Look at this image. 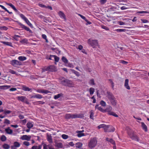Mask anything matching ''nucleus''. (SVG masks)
<instances>
[{
  "label": "nucleus",
  "mask_w": 149,
  "mask_h": 149,
  "mask_svg": "<svg viewBox=\"0 0 149 149\" xmlns=\"http://www.w3.org/2000/svg\"><path fill=\"white\" fill-rule=\"evenodd\" d=\"M130 136L132 139L139 141L138 138L136 135L133 134H132L130 135Z\"/></svg>",
  "instance_id": "11"
},
{
  "label": "nucleus",
  "mask_w": 149,
  "mask_h": 149,
  "mask_svg": "<svg viewBox=\"0 0 149 149\" xmlns=\"http://www.w3.org/2000/svg\"><path fill=\"white\" fill-rule=\"evenodd\" d=\"M107 1V0H100V2L102 4H104Z\"/></svg>",
  "instance_id": "58"
},
{
  "label": "nucleus",
  "mask_w": 149,
  "mask_h": 149,
  "mask_svg": "<svg viewBox=\"0 0 149 149\" xmlns=\"http://www.w3.org/2000/svg\"><path fill=\"white\" fill-rule=\"evenodd\" d=\"M142 127H143V129L145 130L146 132H147V127L146 126L145 124L144 123L141 122V123Z\"/></svg>",
  "instance_id": "24"
},
{
  "label": "nucleus",
  "mask_w": 149,
  "mask_h": 149,
  "mask_svg": "<svg viewBox=\"0 0 149 149\" xmlns=\"http://www.w3.org/2000/svg\"><path fill=\"white\" fill-rule=\"evenodd\" d=\"M99 105L97 104L95 106V109H97L98 110L100 111L103 112H105V111L104 109H103L101 107H99Z\"/></svg>",
  "instance_id": "20"
},
{
  "label": "nucleus",
  "mask_w": 149,
  "mask_h": 149,
  "mask_svg": "<svg viewBox=\"0 0 149 149\" xmlns=\"http://www.w3.org/2000/svg\"><path fill=\"white\" fill-rule=\"evenodd\" d=\"M26 57L23 56H20L18 57V59L20 61H23L26 60Z\"/></svg>",
  "instance_id": "27"
},
{
  "label": "nucleus",
  "mask_w": 149,
  "mask_h": 149,
  "mask_svg": "<svg viewBox=\"0 0 149 149\" xmlns=\"http://www.w3.org/2000/svg\"><path fill=\"white\" fill-rule=\"evenodd\" d=\"M10 86H0V89H5L9 88Z\"/></svg>",
  "instance_id": "33"
},
{
  "label": "nucleus",
  "mask_w": 149,
  "mask_h": 149,
  "mask_svg": "<svg viewBox=\"0 0 149 149\" xmlns=\"http://www.w3.org/2000/svg\"><path fill=\"white\" fill-rule=\"evenodd\" d=\"M62 137L63 139H66L68 138V136L67 135L63 134L62 135Z\"/></svg>",
  "instance_id": "46"
},
{
  "label": "nucleus",
  "mask_w": 149,
  "mask_h": 149,
  "mask_svg": "<svg viewBox=\"0 0 149 149\" xmlns=\"http://www.w3.org/2000/svg\"><path fill=\"white\" fill-rule=\"evenodd\" d=\"M100 104L102 106L104 107L106 105V102L103 100H101L100 102Z\"/></svg>",
  "instance_id": "44"
},
{
  "label": "nucleus",
  "mask_w": 149,
  "mask_h": 149,
  "mask_svg": "<svg viewBox=\"0 0 149 149\" xmlns=\"http://www.w3.org/2000/svg\"><path fill=\"white\" fill-rule=\"evenodd\" d=\"M17 98L20 101L22 102H24L26 97L24 96H18Z\"/></svg>",
  "instance_id": "18"
},
{
  "label": "nucleus",
  "mask_w": 149,
  "mask_h": 149,
  "mask_svg": "<svg viewBox=\"0 0 149 149\" xmlns=\"http://www.w3.org/2000/svg\"><path fill=\"white\" fill-rule=\"evenodd\" d=\"M3 112H4V113L5 115H7V114H9L11 112V111L8 110H5L4 111V110Z\"/></svg>",
  "instance_id": "43"
},
{
  "label": "nucleus",
  "mask_w": 149,
  "mask_h": 149,
  "mask_svg": "<svg viewBox=\"0 0 149 149\" xmlns=\"http://www.w3.org/2000/svg\"><path fill=\"white\" fill-rule=\"evenodd\" d=\"M0 7H1L4 10L6 11H7L8 13H9V11L6 8L3 6L0 5Z\"/></svg>",
  "instance_id": "49"
},
{
  "label": "nucleus",
  "mask_w": 149,
  "mask_h": 149,
  "mask_svg": "<svg viewBox=\"0 0 149 149\" xmlns=\"http://www.w3.org/2000/svg\"><path fill=\"white\" fill-rule=\"evenodd\" d=\"M115 130V128L112 126H110V128H109L108 132H113Z\"/></svg>",
  "instance_id": "32"
},
{
  "label": "nucleus",
  "mask_w": 149,
  "mask_h": 149,
  "mask_svg": "<svg viewBox=\"0 0 149 149\" xmlns=\"http://www.w3.org/2000/svg\"><path fill=\"white\" fill-rule=\"evenodd\" d=\"M104 126H105V125L104 124H101L97 126V128L98 129H100L101 128H104Z\"/></svg>",
  "instance_id": "48"
},
{
  "label": "nucleus",
  "mask_w": 149,
  "mask_h": 149,
  "mask_svg": "<svg viewBox=\"0 0 149 149\" xmlns=\"http://www.w3.org/2000/svg\"><path fill=\"white\" fill-rule=\"evenodd\" d=\"M58 14L61 18L64 19L65 21L66 20L65 15L61 11H59Z\"/></svg>",
  "instance_id": "13"
},
{
  "label": "nucleus",
  "mask_w": 149,
  "mask_h": 149,
  "mask_svg": "<svg viewBox=\"0 0 149 149\" xmlns=\"http://www.w3.org/2000/svg\"><path fill=\"white\" fill-rule=\"evenodd\" d=\"M129 80L126 79L125 80L124 86L127 89L130 90V87L128 84Z\"/></svg>",
  "instance_id": "14"
},
{
  "label": "nucleus",
  "mask_w": 149,
  "mask_h": 149,
  "mask_svg": "<svg viewBox=\"0 0 149 149\" xmlns=\"http://www.w3.org/2000/svg\"><path fill=\"white\" fill-rule=\"evenodd\" d=\"M107 96L109 100L115 97L111 93L107 91Z\"/></svg>",
  "instance_id": "7"
},
{
  "label": "nucleus",
  "mask_w": 149,
  "mask_h": 149,
  "mask_svg": "<svg viewBox=\"0 0 149 149\" xmlns=\"http://www.w3.org/2000/svg\"><path fill=\"white\" fill-rule=\"evenodd\" d=\"M76 148H80L82 146L83 144L81 142H78L75 144Z\"/></svg>",
  "instance_id": "21"
},
{
  "label": "nucleus",
  "mask_w": 149,
  "mask_h": 149,
  "mask_svg": "<svg viewBox=\"0 0 149 149\" xmlns=\"http://www.w3.org/2000/svg\"><path fill=\"white\" fill-rule=\"evenodd\" d=\"M97 143V140L96 137L91 138L88 143V146L91 148L95 147Z\"/></svg>",
  "instance_id": "2"
},
{
  "label": "nucleus",
  "mask_w": 149,
  "mask_h": 149,
  "mask_svg": "<svg viewBox=\"0 0 149 149\" xmlns=\"http://www.w3.org/2000/svg\"><path fill=\"white\" fill-rule=\"evenodd\" d=\"M112 107L110 106H108L107 108L104 109L105 112H107L108 114L110 115L112 112L111 111L112 110Z\"/></svg>",
  "instance_id": "10"
},
{
  "label": "nucleus",
  "mask_w": 149,
  "mask_h": 149,
  "mask_svg": "<svg viewBox=\"0 0 149 149\" xmlns=\"http://www.w3.org/2000/svg\"><path fill=\"white\" fill-rule=\"evenodd\" d=\"M110 101L112 105L113 106H115L116 105L117 101L116 100L115 97L112 100H110Z\"/></svg>",
  "instance_id": "19"
},
{
  "label": "nucleus",
  "mask_w": 149,
  "mask_h": 149,
  "mask_svg": "<svg viewBox=\"0 0 149 149\" xmlns=\"http://www.w3.org/2000/svg\"><path fill=\"white\" fill-rule=\"evenodd\" d=\"M60 82L61 83L65 86L70 87L72 86V82L69 79L63 77L61 79H60Z\"/></svg>",
  "instance_id": "1"
},
{
  "label": "nucleus",
  "mask_w": 149,
  "mask_h": 149,
  "mask_svg": "<svg viewBox=\"0 0 149 149\" xmlns=\"http://www.w3.org/2000/svg\"><path fill=\"white\" fill-rule=\"evenodd\" d=\"M26 22L27 24L31 28H33V25L30 22L28 19H27L26 21H25Z\"/></svg>",
  "instance_id": "37"
},
{
  "label": "nucleus",
  "mask_w": 149,
  "mask_h": 149,
  "mask_svg": "<svg viewBox=\"0 0 149 149\" xmlns=\"http://www.w3.org/2000/svg\"><path fill=\"white\" fill-rule=\"evenodd\" d=\"M116 31L118 32H125L126 30L125 29H116Z\"/></svg>",
  "instance_id": "39"
},
{
  "label": "nucleus",
  "mask_w": 149,
  "mask_h": 149,
  "mask_svg": "<svg viewBox=\"0 0 149 149\" xmlns=\"http://www.w3.org/2000/svg\"><path fill=\"white\" fill-rule=\"evenodd\" d=\"M89 83L91 85H94L95 84L94 82V80L93 79L90 80Z\"/></svg>",
  "instance_id": "53"
},
{
  "label": "nucleus",
  "mask_w": 149,
  "mask_h": 149,
  "mask_svg": "<svg viewBox=\"0 0 149 149\" xmlns=\"http://www.w3.org/2000/svg\"><path fill=\"white\" fill-rule=\"evenodd\" d=\"M95 91V89L93 88H91L89 89L90 94L92 95L93 94Z\"/></svg>",
  "instance_id": "36"
},
{
  "label": "nucleus",
  "mask_w": 149,
  "mask_h": 149,
  "mask_svg": "<svg viewBox=\"0 0 149 149\" xmlns=\"http://www.w3.org/2000/svg\"><path fill=\"white\" fill-rule=\"evenodd\" d=\"M4 123L5 124H10V121L8 119H6L5 120Z\"/></svg>",
  "instance_id": "57"
},
{
  "label": "nucleus",
  "mask_w": 149,
  "mask_h": 149,
  "mask_svg": "<svg viewBox=\"0 0 149 149\" xmlns=\"http://www.w3.org/2000/svg\"><path fill=\"white\" fill-rule=\"evenodd\" d=\"M27 127L29 128L30 129L33 127V124L31 123H28L26 124Z\"/></svg>",
  "instance_id": "26"
},
{
  "label": "nucleus",
  "mask_w": 149,
  "mask_h": 149,
  "mask_svg": "<svg viewBox=\"0 0 149 149\" xmlns=\"http://www.w3.org/2000/svg\"><path fill=\"white\" fill-rule=\"evenodd\" d=\"M3 43L4 44H6L7 45H9L10 46H11L12 44L10 42H3Z\"/></svg>",
  "instance_id": "52"
},
{
  "label": "nucleus",
  "mask_w": 149,
  "mask_h": 149,
  "mask_svg": "<svg viewBox=\"0 0 149 149\" xmlns=\"http://www.w3.org/2000/svg\"><path fill=\"white\" fill-rule=\"evenodd\" d=\"M13 145V146L16 147H19L20 146V143L17 141H15L14 142Z\"/></svg>",
  "instance_id": "28"
},
{
  "label": "nucleus",
  "mask_w": 149,
  "mask_h": 149,
  "mask_svg": "<svg viewBox=\"0 0 149 149\" xmlns=\"http://www.w3.org/2000/svg\"><path fill=\"white\" fill-rule=\"evenodd\" d=\"M22 90L25 91H31V89L29 88L28 87H27L25 86H22Z\"/></svg>",
  "instance_id": "23"
},
{
  "label": "nucleus",
  "mask_w": 149,
  "mask_h": 149,
  "mask_svg": "<svg viewBox=\"0 0 149 149\" xmlns=\"http://www.w3.org/2000/svg\"><path fill=\"white\" fill-rule=\"evenodd\" d=\"M38 6H40V7H42V8H46V6L44 5H43L42 4H41V3H39L38 4Z\"/></svg>",
  "instance_id": "64"
},
{
  "label": "nucleus",
  "mask_w": 149,
  "mask_h": 149,
  "mask_svg": "<svg viewBox=\"0 0 149 149\" xmlns=\"http://www.w3.org/2000/svg\"><path fill=\"white\" fill-rule=\"evenodd\" d=\"M78 15L80 16V17L82 18V19H83L85 21L86 20V18L85 17L83 16V15H81L80 14H78Z\"/></svg>",
  "instance_id": "63"
},
{
  "label": "nucleus",
  "mask_w": 149,
  "mask_h": 149,
  "mask_svg": "<svg viewBox=\"0 0 149 149\" xmlns=\"http://www.w3.org/2000/svg\"><path fill=\"white\" fill-rule=\"evenodd\" d=\"M0 139L3 142L5 141L6 140L7 138L4 135H2L1 136Z\"/></svg>",
  "instance_id": "29"
},
{
  "label": "nucleus",
  "mask_w": 149,
  "mask_h": 149,
  "mask_svg": "<svg viewBox=\"0 0 149 149\" xmlns=\"http://www.w3.org/2000/svg\"><path fill=\"white\" fill-rule=\"evenodd\" d=\"M23 144L26 146H28L30 144L29 142L25 141L23 142Z\"/></svg>",
  "instance_id": "62"
},
{
  "label": "nucleus",
  "mask_w": 149,
  "mask_h": 149,
  "mask_svg": "<svg viewBox=\"0 0 149 149\" xmlns=\"http://www.w3.org/2000/svg\"><path fill=\"white\" fill-rule=\"evenodd\" d=\"M63 95V94L62 93L58 94L56 95H55L54 97V98L56 100L60 97L61 96Z\"/></svg>",
  "instance_id": "35"
},
{
  "label": "nucleus",
  "mask_w": 149,
  "mask_h": 149,
  "mask_svg": "<svg viewBox=\"0 0 149 149\" xmlns=\"http://www.w3.org/2000/svg\"><path fill=\"white\" fill-rule=\"evenodd\" d=\"M84 131V130H82V131H79L77 132V136L79 137L84 136V134L82 133Z\"/></svg>",
  "instance_id": "15"
},
{
  "label": "nucleus",
  "mask_w": 149,
  "mask_h": 149,
  "mask_svg": "<svg viewBox=\"0 0 149 149\" xmlns=\"http://www.w3.org/2000/svg\"><path fill=\"white\" fill-rule=\"evenodd\" d=\"M54 59L55 60V61L56 62H58L59 60V58L58 57L54 55Z\"/></svg>",
  "instance_id": "47"
},
{
  "label": "nucleus",
  "mask_w": 149,
  "mask_h": 149,
  "mask_svg": "<svg viewBox=\"0 0 149 149\" xmlns=\"http://www.w3.org/2000/svg\"><path fill=\"white\" fill-rule=\"evenodd\" d=\"M47 69H49L48 71L54 72L56 71L55 67L54 65H51L47 67Z\"/></svg>",
  "instance_id": "9"
},
{
  "label": "nucleus",
  "mask_w": 149,
  "mask_h": 149,
  "mask_svg": "<svg viewBox=\"0 0 149 149\" xmlns=\"http://www.w3.org/2000/svg\"><path fill=\"white\" fill-rule=\"evenodd\" d=\"M137 13H149V12L146 11H139Z\"/></svg>",
  "instance_id": "61"
},
{
  "label": "nucleus",
  "mask_w": 149,
  "mask_h": 149,
  "mask_svg": "<svg viewBox=\"0 0 149 149\" xmlns=\"http://www.w3.org/2000/svg\"><path fill=\"white\" fill-rule=\"evenodd\" d=\"M42 97V96L39 94H37L35 95V98L41 99Z\"/></svg>",
  "instance_id": "42"
},
{
  "label": "nucleus",
  "mask_w": 149,
  "mask_h": 149,
  "mask_svg": "<svg viewBox=\"0 0 149 149\" xmlns=\"http://www.w3.org/2000/svg\"><path fill=\"white\" fill-rule=\"evenodd\" d=\"M2 147L4 149H9L10 148V146L6 143L3 144Z\"/></svg>",
  "instance_id": "25"
},
{
  "label": "nucleus",
  "mask_w": 149,
  "mask_h": 149,
  "mask_svg": "<svg viewBox=\"0 0 149 149\" xmlns=\"http://www.w3.org/2000/svg\"><path fill=\"white\" fill-rule=\"evenodd\" d=\"M47 140L50 143H52L53 142L52 137L51 136L47 135Z\"/></svg>",
  "instance_id": "22"
},
{
  "label": "nucleus",
  "mask_w": 149,
  "mask_h": 149,
  "mask_svg": "<svg viewBox=\"0 0 149 149\" xmlns=\"http://www.w3.org/2000/svg\"><path fill=\"white\" fill-rule=\"evenodd\" d=\"M31 137V136L25 135L22 136L21 137V139L23 140H26L29 141L30 140Z\"/></svg>",
  "instance_id": "8"
},
{
  "label": "nucleus",
  "mask_w": 149,
  "mask_h": 149,
  "mask_svg": "<svg viewBox=\"0 0 149 149\" xmlns=\"http://www.w3.org/2000/svg\"><path fill=\"white\" fill-rule=\"evenodd\" d=\"M55 146L58 148H62L63 147V143L61 142H55Z\"/></svg>",
  "instance_id": "16"
},
{
  "label": "nucleus",
  "mask_w": 149,
  "mask_h": 149,
  "mask_svg": "<svg viewBox=\"0 0 149 149\" xmlns=\"http://www.w3.org/2000/svg\"><path fill=\"white\" fill-rule=\"evenodd\" d=\"M71 70L72 71V72L73 73H74V74L77 76H79V74L78 72L74 70H73V69H71Z\"/></svg>",
  "instance_id": "31"
},
{
  "label": "nucleus",
  "mask_w": 149,
  "mask_h": 149,
  "mask_svg": "<svg viewBox=\"0 0 149 149\" xmlns=\"http://www.w3.org/2000/svg\"><path fill=\"white\" fill-rule=\"evenodd\" d=\"M42 37L44 39H45L46 40V42L47 43H48V41L47 39V36H46L45 34H42Z\"/></svg>",
  "instance_id": "41"
},
{
  "label": "nucleus",
  "mask_w": 149,
  "mask_h": 149,
  "mask_svg": "<svg viewBox=\"0 0 149 149\" xmlns=\"http://www.w3.org/2000/svg\"><path fill=\"white\" fill-rule=\"evenodd\" d=\"M5 131L7 134H12L13 132V130L10 129L9 127L5 129Z\"/></svg>",
  "instance_id": "17"
},
{
  "label": "nucleus",
  "mask_w": 149,
  "mask_h": 149,
  "mask_svg": "<svg viewBox=\"0 0 149 149\" xmlns=\"http://www.w3.org/2000/svg\"><path fill=\"white\" fill-rule=\"evenodd\" d=\"M8 28L5 26H1L0 27V29L2 30H7Z\"/></svg>",
  "instance_id": "51"
},
{
  "label": "nucleus",
  "mask_w": 149,
  "mask_h": 149,
  "mask_svg": "<svg viewBox=\"0 0 149 149\" xmlns=\"http://www.w3.org/2000/svg\"><path fill=\"white\" fill-rule=\"evenodd\" d=\"M36 91L39 93H44L46 94L50 93L48 91L45 89H38Z\"/></svg>",
  "instance_id": "12"
},
{
  "label": "nucleus",
  "mask_w": 149,
  "mask_h": 149,
  "mask_svg": "<svg viewBox=\"0 0 149 149\" xmlns=\"http://www.w3.org/2000/svg\"><path fill=\"white\" fill-rule=\"evenodd\" d=\"M19 16L21 17L25 21L27 19V18L22 14H20Z\"/></svg>",
  "instance_id": "40"
},
{
  "label": "nucleus",
  "mask_w": 149,
  "mask_h": 149,
  "mask_svg": "<svg viewBox=\"0 0 149 149\" xmlns=\"http://www.w3.org/2000/svg\"><path fill=\"white\" fill-rule=\"evenodd\" d=\"M81 117L80 115L76 113L74 114H67L65 115V118L67 119H73Z\"/></svg>",
  "instance_id": "4"
},
{
  "label": "nucleus",
  "mask_w": 149,
  "mask_h": 149,
  "mask_svg": "<svg viewBox=\"0 0 149 149\" xmlns=\"http://www.w3.org/2000/svg\"><path fill=\"white\" fill-rule=\"evenodd\" d=\"M109 80L110 81V82L111 84V88H112V89L113 90H114V84L113 82L111 79H109Z\"/></svg>",
  "instance_id": "38"
},
{
  "label": "nucleus",
  "mask_w": 149,
  "mask_h": 149,
  "mask_svg": "<svg viewBox=\"0 0 149 149\" xmlns=\"http://www.w3.org/2000/svg\"><path fill=\"white\" fill-rule=\"evenodd\" d=\"M90 118L92 119H93V116L94 115V113L93 112L92 110H91V111L90 112Z\"/></svg>",
  "instance_id": "45"
},
{
  "label": "nucleus",
  "mask_w": 149,
  "mask_h": 149,
  "mask_svg": "<svg viewBox=\"0 0 149 149\" xmlns=\"http://www.w3.org/2000/svg\"><path fill=\"white\" fill-rule=\"evenodd\" d=\"M112 115L115 117H118V116L117 114H116V113H115L114 112H112L109 115Z\"/></svg>",
  "instance_id": "55"
},
{
  "label": "nucleus",
  "mask_w": 149,
  "mask_h": 149,
  "mask_svg": "<svg viewBox=\"0 0 149 149\" xmlns=\"http://www.w3.org/2000/svg\"><path fill=\"white\" fill-rule=\"evenodd\" d=\"M11 64L15 67H17L18 65H21V62L16 60H13L11 61Z\"/></svg>",
  "instance_id": "6"
},
{
  "label": "nucleus",
  "mask_w": 149,
  "mask_h": 149,
  "mask_svg": "<svg viewBox=\"0 0 149 149\" xmlns=\"http://www.w3.org/2000/svg\"><path fill=\"white\" fill-rule=\"evenodd\" d=\"M17 22L18 23V24L22 28L24 29L27 31H29V32L30 33H32V31L29 28L25 26L24 25L22 24L21 23L19 22L18 21H17Z\"/></svg>",
  "instance_id": "5"
},
{
  "label": "nucleus",
  "mask_w": 149,
  "mask_h": 149,
  "mask_svg": "<svg viewBox=\"0 0 149 149\" xmlns=\"http://www.w3.org/2000/svg\"><path fill=\"white\" fill-rule=\"evenodd\" d=\"M9 72L12 74H16V72L15 71L11 69L9 70Z\"/></svg>",
  "instance_id": "56"
},
{
  "label": "nucleus",
  "mask_w": 149,
  "mask_h": 149,
  "mask_svg": "<svg viewBox=\"0 0 149 149\" xmlns=\"http://www.w3.org/2000/svg\"><path fill=\"white\" fill-rule=\"evenodd\" d=\"M104 132H108L109 128H110V125H106L104 126Z\"/></svg>",
  "instance_id": "30"
},
{
  "label": "nucleus",
  "mask_w": 149,
  "mask_h": 149,
  "mask_svg": "<svg viewBox=\"0 0 149 149\" xmlns=\"http://www.w3.org/2000/svg\"><path fill=\"white\" fill-rule=\"evenodd\" d=\"M87 42L93 48H95L96 46L98 45V41L96 40L89 39L88 40Z\"/></svg>",
  "instance_id": "3"
},
{
  "label": "nucleus",
  "mask_w": 149,
  "mask_h": 149,
  "mask_svg": "<svg viewBox=\"0 0 149 149\" xmlns=\"http://www.w3.org/2000/svg\"><path fill=\"white\" fill-rule=\"evenodd\" d=\"M62 60L65 63H68V60L65 56H63L62 57Z\"/></svg>",
  "instance_id": "34"
},
{
  "label": "nucleus",
  "mask_w": 149,
  "mask_h": 149,
  "mask_svg": "<svg viewBox=\"0 0 149 149\" xmlns=\"http://www.w3.org/2000/svg\"><path fill=\"white\" fill-rule=\"evenodd\" d=\"M27 40L26 39H24L21 41H20V42L22 43H27Z\"/></svg>",
  "instance_id": "50"
},
{
  "label": "nucleus",
  "mask_w": 149,
  "mask_h": 149,
  "mask_svg": "<svg viewBox=\"0 0 149 149\" xmlns=\"http://www.w3.org/2000/svg\"><path fill=\"white\" fill-rule=\"evenodd\" d=\"M49 69H47V67H45L44 68H43L42 69V72H43L45 71H48Z\"/></svg>",
  "instance_id": "59"
},
{
  "label": "nucleus",
  "mask_w": 149,
  "mask_h": 149,
  "mask_svg": "<svg viewBox=\"0 0 149 149\" xmlns=\"http://www.w3.org/2000/svg\"><path fill=\"white\" fill-rule=\"evenodd\" d=\"M102 29H104L105 30L107 31H108L109 30V28L108 27H107L106 26H102Z\"/></svg>",
  "instance_id": "60"
},
{
  "label": "nucleus",
  "mask_w": 149,
  "mask_h": 149,
  "mask_svg": "<svg viewBox=\"0 0 149 149\" xmlns=\"http://www.w3.org/2000/svg\"><path fill=\"white\" fill-rule=\"evenodd\" d=\"M109 142H110L111 143H112L114 145H115V141L112 139H110L109 140Z\"/></svg>",
  "instance_id": "54"
}]
</instances>
